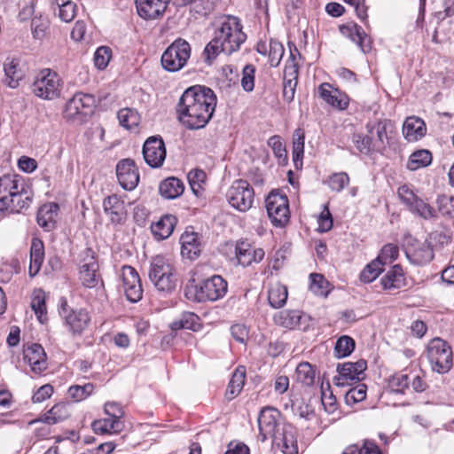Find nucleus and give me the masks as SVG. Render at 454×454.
I'll return each instance as SVG.
<instances>
[{"label":"nucleus","mask_w":454,"mask_h":454,"mask_svg":"<svg viewBox=\"0 0 454 454\" xmlns=\"http://www.w3.org/2000/svg\"><path fill=\"white\" fill-rule=\"evenodd\" d=\"M398 254V247L392 243H388L382 247L380 254L378 255L377 259H379L384 265L387 264V262H391L397 259Z\"/></svg>","instance_id":"59"},{"label":"nucleus","mask_w":454,"mask_h":454,"mask_svg":"<svg viewBox=\"0 0 454 454\" xmlns=\"http://www.w3.org/2000/svg\"><path fill=\"white\" fill-rule=\"evenodd\" d=\"M405 254L409 261L416 265H422L431 262L434 258V250L429 243H419L416 247H407Z\"/></svg>","instance_id":"28"},{"label":"nucleus","mask_w":454,"mask_h":454,"mask_svg":"<svg viewBox=\"0 0 454 454\" xmlns=\"http://www.w3.org/2000/svg\"><path fill=\"white\" fill-rule=\"evenodd\" d=\"M24 360H26L33 372L41 373L46 369V354L40 344H33L24 350Z\"/></svg>","instance_id":"25"},{"label":"nucleus","mask_w":454,"mask_h":454,"mask_svg":"<svg viewBox=\"0 0 454 454\" xmlns=\"http://www.w3.org/2000/svg\"><path fill=\"white\" fill-rule=\"evenodd\" d=\"M255 67L253 65H247L242 71L241 86L245 91L250 92L254 88Z\"/></svg>","instance_id":"58"},{"label":"nucleus","mask_w":454,"mask_h":454,"mask_svg":"<svg viewBox=\"0 0 454 454\" xmlns=\"http://www.w3.org/2000/svg\"><path fill=\"white\" fill-rule=\"evenodd\" d=\"M349 184V176L345 172L333 174L328 180V185L333 192H341Z\"/></svg>","instance_id":"53"},{"label":"nucleus","mask_w":454,"mask_h":454,"mask_svg":"<svg viewBox=\"0 0 454 454\" xmlns=\"http://www.w3.org/2000/svg\"><path fill=\"white\" fill-rule=\"evenodd\" d=\"M383 263L375 259L368 263L360 273V280L364 283H371L375 280L383 270Z\"/></svg>","instance_id":"50"},{"label":"nucleus","mask_w":454,"mask_h":454,"mask_svg":"<svg viewBox=\"0 0 454 454\" xmlns=\"http://www.w3.org/2000/svg\"><path fill=\"white\" fill-rule=\"evenodd\" d=\"M184 191L183 181L177 177L170 176L162 180L159 184V193L166 200H174L180 197Z\"/></svg>","instance_id":"29"},{"label":"nucleus","mask_w":454,"mask_h":454,"mask_svg":"<svg viewBox=\"0 0 454 454\" xmlns=\"http://www.w3.org/2000/svg\"><path fill=\"white\" fill-rule=\"evenodd\" d=\"M69 417L67 405L59 403L52 406L46 413L41 418L33 420L31 423L43 422L48 425H55L59 423Z\"/></svg>","instance_id":"33"},{"label":"nucleus","mask_w":454,"mask_h":454,"mask_svg":"<svg viewBox=\"0 0 454 454\" xmlns=\"http://www.w3.org/2000/svg\"><path fill=\"white\" fill-rule=\"evenodd\" d=\"M239 263L244 267L261 262L265 255L262 248H256L246 240H239L235 247Z\"/></svg>","instance_id":"20"},{"label":"nucleus","mask_w":454,"mask_h":454,"mask_svg":"<svg viewBox=\"0 0 454 454\" xmlns=\"http://www.w3.org/2000/svg\"><path fill=\"white\" fill-rule=\"evenodd\" d=\"M226 199L233 208L246 212L252 207L254 191L247 180L238 179L228 189Z\"/></svg>","instance_id":"10"},{"label":"nucleus","mask_w":454,"mask_h":454,"mask_svg":"<svg viewBox=\"0 0 454 454\" xmlns=\"http://www.w3.org/2000/svg\"><path fill=\"white\" fill-rule=\"evenodd\" d=\"M438 211L444 216L454 218V197L438 196L436 200Z\"/></svg>","instance_id":"57"},{"label":"nucleus","mask_w":454,"mask_h":454,"mask_svg":"<svg viewBox=\"0 0 454 454\" xmlns=\"http://www.w3.org/2000/svg\"><path fill=\"white\" fill-rule=\"evenodd\" d=\"M49 27V22L46 19L34 18L31 21V29L33 36L35 39H43L45 36L46 30Z\"/></svg>","instance_id":"61"},{"label":"nucleus","mask_w":454,"mask_h":454,"mask_svg":"<svg viewBox=\"0 0 454 454\" xmlns=\"http://www.w3.org/2000/svg\"><path fill=\"white\" fill-rule=\"evenodd\" d=\"M390 125L388 120H380L374 123H367L366 129L371 135L376 134V139L373 147L377 151H381L386 148L387 135V126Z\"/></svg>","instance_id":"32"},{"label":"nucleus","mask_w":454,"mask_h":454,"mask_svg":"<svg viewBox=\"0 0 454 454\" xmlns=\"http://www.w3.org/2000/svg\"><path fill=\"white\" fill-rule=\"evenodd\" d=\"M316 371L308 362L300 363L295 370V379L304 386H312L315 381Z\"/></svg>","instance_id":"45"},{"label":"nucleus","mask_w":454,"mask_h":454,"mask_svg":"<svg viewBox=\"0 0 454 454\" xmlns=\"http://www.w3.org/2000/svg\"><path fill=\"white\" fill-rule=\"evenodd\" d=\"M305 135L301 129H296L293 134V161L296 169L302 168Z\"/></svg>","instance_id":"36"},{"label":"nucleus","mask_w":454,"mask_h":454,"mask_svg":"<svg viewBox=\"0 0 454 454\" xmlns=\"http://www.w3.org/2000/svg\"><path fill=\"white\" fill-rule=\"evenodd\" d=\"M91 427L97 434H115L122 430L123 423L120 419L108 416V418L95 420Z\"/></svg>","instance_id":"39"},{"label":"nucleus","mask_w":454,"mask_h":454,"mask_svg":"<svg viewBox=\"0 0 454 454\" xmlns=\"http://www.w3.org/2000/svg\"><path fill=\"white\" fill-rule=\"evenodd\" d=\"M93 390L94 385L92 383H87L83 386H71L68 389V394L74 401L79 402L90 396Z\"/></svg>","instance_id":"52"},{"label":"nucleus","mask_w":454,"mask_h":454,"mask_svg":"<svg viewBox=\"0 0 454 454\" xmlns=\"http://www.w3.org/2000/svg\"><path fill=\"white\" fill-rule=\"evenodd\" d=\"M398 195L411 213L425 220L437 218V211L430 204L419 198L408 186L400 187Z\"/></svg>","instance_id":"13"},{"label":"nucleus","mask_w":454,"mask_h":454,"mask_svg":"<svg viewBox=\"0 0 454 454\" xmlns=\"http://www.w3.org/2000/svg\"><path fill=\"white\" fill-rule=\"evenodd\" d=\"M187 178L194 195L201 197L204 192V184L207 180L205 171L202 169H192L188 173Z\"/></svg>","instance_id":"43"},{"label":"nucleus","mask_w":454,"mask_h":454,"mask_svg":"<svg viewBox=\"0 0 454 454\" xmlns=\"http://www.w3.org/2000/svg\"><path fill=\"white\" fill-rule=\"evenodd\" d=\"M288 291L286 286L275 284L271 286L268 292V301L274 309L282 308L287 300Z\"/></svg>","instance_id":"41"},{"label":"nucleus","mask_w":454,"mask_h":454,"mask_svg":"<svg viewBox=\"0 0 454 454\" xmlns=\"http://www.w3.org/2000/svg\"><path fill=\"white\" fill-rule=\"evenodd\" d=\"M381 285L384 289H398L404 285V278L403 269L396 264L381 278Z\"/></svg>","instance_id":"38"},{"label":"nucleus","mask_w":454,"mask_h":454,"mask_svg":"<svg viewBox=\"0 0 454 454\" xmlns=\"http://www.w3.org/2000/svg\"><path fill=\"white\" fill-rule=\"evenodd\" d=\"M181 254L190 260L198 258L201 252L199 234L194 231H184L180 237Z\"/></svg>","instance_id":"23"},{"label":"nucleus","mask_w":454,"mask_h":454,"mask_svg":"<svg viewBox=\"0 0 454 454\" xmlns=\"http://www.w3.org/2000/svg\"><path fill=\"white\" fill-rule=\"evenodd\" d=\"M301 319L302 313L300 310H282L274 316L275 323L287 329L300 328Z\"/></svg>","instance_id":"34"},{"label":"nucleus","mask_w":454,"mask_h":454,"mask_svg":"<svg viewBox=\"0 0 454 454\" xmlns=\"http://www.w3.org/2000/svg\"><path fill=\"white\" fill-rule=\"evenodd\" d=\"M214 8L213 0H194L192 4V10L200 14L206 16Z\"/></svg>","instance_id":"63"},{"label":"nucleus","mask_w":454,"mask_h":454,"mask_svg":"<svg viewBox=\"0 0 454 454\" xmlns=\"http://www.w3.org/2000/svg\"><path fill=\"white\" fill-rule=\"evenodd\" d=\"M59 209L57 203L43 205L37 212V223L47 231H52L56 226Z\"/></svg>","instance_id":"27"},{"label":"nucleus","mask_w":454,"mask_h":454,"mask_svg":"<svg viewBox=\"0 0 454 454\" xmlns=\"http://www.w3.org/2000/svg\"><path fill=\"white\" fill-rule=\"evenodd\" d=\"M61 79L56 72L43 69L33 83V92L38 98L51 100L61 93Z\"/></svg>","instance_id":"11"},{"label":"nucleus","mask_w":454,"mask_h":454,"mask_svg":"<svg viewBox=\"0 0 454 454\" xmlns=\"http://www.w3.org/2000/svg\"><path fill=\"white\" fill-rule=\"evenodd\" d=\"M191 57V45L183 38L175 40L161 56L162 67L168 72L181 70Z\"/></svg>","instance_id":"8"},{"label":"nucleus","mask_w":454,"mask_h":454,"mask_svg":"<svg viewBox=\"0 0 454 454\" xmlns=\"http://www.w3.org/2000/svg\"><path fill=\"white\" fill-rule=\"evenodd\" d=\"M240 20L233 15H226L217 21L214 36L203 51L204 61L211 65L221 52L227 55L239 51L247 40L242 31Z\"/></svg>","instance_id":"3"},{"label":"nucleus","mask_w":454,"mask_h":454,"mask_svg":"<svg viewBox=\"0 0 454 454\" xmlns=\"http://www.w3.org/2000/svg\"><path fill=\"white\" fill-rule=\"evenodd\" d=\"M340 32L342 35L356 43L363 52H369L372 49L370 36L356 23L349 22L340 26Z\"/></svg>","instance_id":"22"},{"label":"nucleus","mask_w":454,"mask_h":454,"mask_svg":"<svg viewBox=\"0 0 454 454\" xmlns=\"http://www.w3.org/2000/svg\"><path fill=\"white\" fill-rule=\"evenodd\" d=\"M32 192L18 175L0 176V211L20 213L32 202Z\"/></svg>","instance_id":"4"},{"label":"nucleus","mask_w":454,"mask_h":454,"mask_svg":"<svg viewBox=\"0 0 454 454\" xmlns=\"http://www.w3.org/2000/svg\"><path fill=\"white\" fill-rule=\"evenodd\" d=\"M166 155L165 143L160 136L150 137L144 143V160L151 168H157L161 167L166 159Z\"/></svg>","instance_id":"16"},{"label":"nucleus","mask_w":454,"mask_h":454,"mask_svg":"<svg viewBox=\"0 0 454 454\" xmlns=\"http://www.w3.org/2000/svg\"><path fill=\"white\" fill-rule=\"evenodd\" d=\"M265 207L275 226H284L289 221V203L286 194L272 191L265 200Z\"/></svg>","instance_id":"12"},{"label":"nucleus","mask_w":454,"mask_h":454,"mask_svg":"<svg viewBox=\"0 0 454 454\" xmlns=\"http://www.w3.org/2000/svg\"><path fill=\"white\" fill-rule=\"evenodd\" d=\"M356 342L353 338L348 335L340 336L334 346V356L337 358H344L351 355L355 350Z\"/></svg>","instance_id":"47"},{"label":"nucleus","mask_w":454,"mask_h":454,"mask_svg":"<svg viewBox=\"0 0 454 454\" xmlns=\"http://www.w3.org/2000/svg\"><path fill=\"white\" fill-rule=\"evenodd\" d=\"M333 228V218L327 205L324 206V210L318 218V231L326 232Z\"/></svg>","instance_id":"62"},{"label":"nucleus","mask_w":454,"mask_h":454,"mask_svg":"<svg viewBox=\"0 0 454 454\" xmlns=\"http://www.w3.org/2000/svg\"><path fill=\"white\" fill-rule=\"evenodd\" d=\"M284 52L285 49L283 44L277 40L271 39L269 50V59L271 67H278L279 65Z\"/></svg>","instance_id":"56"},{"label":"nucleus","mask_w":454,"mask_h":454,"mask_svg":"<svg viewBox=\"0 0 454 454\" xmlns=\"http://www.w3.org/2000/svg\"><path fill=\"white\" fill-rule=\"evenodd\" d=\"M112 57V50L107 46H100L97 49L94 54L95 66L100 69H105Z\"/></svg>","instance_id":"54"},{"label":"nucleus","mask_w":454,"mask_h":454,"mask_svg":"<svg viewBox=\"0 0 454 454\" xmlns=\"http://www.w3.org/2000/svg\"><path fill=\"white\" fill-rule=\"evenodd\" d=\"M409 375L402 372H396L389 376L387 379V388L391 392L404 394L405 390L409 387Z\"/></svg>","instance_id":"46"},{"label":"nucleus","mask_w":454,"mask_h":454,"mask_svg":"<svg viewBox=\"0 0 454 454\" xmlns=\"http://www.w3.org/2000/svg\"><path fill=\"white\" fill-rule=\"evenodd\" d=\"M352 142L361 153L368 155L372 151V139L370 136L358 133L354 134L352 136Z\"/></svg>","instance_id":"55"},{"label":"nucleus","mask_w":454,"mask_h":454,"mask_svg":"<svg viewBox=\"0 0 454 454\" xmlns=\"http://www.w3.org/2000/svg\"><path fill=\"white\" fill-rule=\"evenodd\" d=\"M44 259V247L43 243L40 239H33L31 249H30V266L29 275L31 277L35 276L43 262Z\"/></svg>","instance_id":"35"},{"label":"nucleus","mask_w":454,"mask_h":454,"mask_svg":"<svg viewBox=\"0 0 454 454\" xmlns=\"http://www.w3.org/2000/svg\"><path fill=\"white\" fill-rule=\"evenodd\" d=\"M216 103V95L210 88L201 85L189 87L176 105L177 120L189 130L202 129L212 119Z\"/></svg>","instance_id":"1"},{"label":"nucleus","mask_w":454,"mask_h":454,"mask_svg":"<svg viewBox=\"0 0 454 454\" xmlns=\"http://www.w3.org/2000/svg\"><path fill=\"white\" fill-rule=\"evenodd\" d=\"M427 357L434 372H448L452 367L450 346L440 338L433 339L427 346Z\"/></svg>","instance_id":"9"},{"label":"nucleus","mask_w":454,"mask_h":454,"mask_svg":"<svg viewBox=\"0 0 454 454\" xmlns=\"http://www.w3.org/2000/svg\"><path fill=\"white\" fill-rule=\"evenodd\" d=\"M124 294L127 300L137 302L143 297V288L137 271L129 265L121 268Z\"/></svg>","instance_id":"18"},{"label":"nucleus","mask_w":454,"mask_h":454,"mask_svg":"<svg viewBox=\"0 0 454 454\" xmlns=\"http://www.w3.org/2000/svg\"><path fill=\"white\" fill-rule=\"evenodd\" d=\"M367 363L360 359L355 363L347 362L337 365L338 375L333 377V383L338 387H344L361 381L364 378Z\"/></svg>","instance_id":"14"},{"label":"nucleus","mask_w":454,"mask_h":454,"mask_svg":"<svg viewBox=\"0 0 454 454\" xmlns=\"http://www.w3.org/2000/svg\"><path fill=\"white\" fill-rule=\"evenodd\" d=\"M59 314L73 334H82L90 322V317L86 309H74L67 305L66 301L61 303Z\"/></svg>","instance_id":"15"},{"label":"nucleus","mask_w":454,"mask_h":454,"mask_svg":"<svg viewBox=\"0 0 454 454\" xmlns=\"http://www.w3.org/2000/svg\"><path fill=\"white\" fill-rule=\"evenodd\" d=\"M326 103L338 110L343 111L348 108L349 98L346 94L341 93L339 90H334L333 94Z\"/></svg>","instance_id":"60"},{"label":"nucleus","mask_w":454,"mask_h":454,"mask_svg":"<svg viewBox=\"0 0 454 454\" xmlns=\"http://www.w3.org/2000/svg\"><path fill=\"white\" fill-rule=\"evenodd\" d=\"M269 146L271 147L274 155L279 160V162L287 163V152L281 142L279 136H272L268 140Z\"/></svg>","instance_id":"51"},{"label":"nucleus","mask_w":454,"mask_h":454,"mask_svg":"<svg viewBox=\"0 0 454 454\" xmlns=\"http://www.w3.org/2000/svg\"><path fill=\"white\" fill-rule=\"evenodd\" d=\"M170 0H136L138 15L146 20L160 19Z\"/></svg>","instance_id":"21"},{"label":"nucleus","mask_w":454,"mask_h":454,"mask_svg":"<svg viewBox=\"0 0 454 454\" xmlns=\"http://www.w3.org/2000/svg\"><path fill=\"white\" fill-rule=\"evenodd\" d=\"M227 291L226 280L219 275H214L198 284L192 280V283L186 285L184 296L189 301L196 302L216 301L223 298Z\"/></svg>","instance_id":"5"},{"label":"nucleus","mask_w":454,"mask_h":454,"mask_svg":"<svg viewBox=\"0 0 454 454\" xmlns=\"http://www.w3.org/2000/svg\"><path fill=\"white\" fill-rule=\"evenodd\" d=\"M94 254V251L90 247L85 248L81 253L83 263L81 266L80 279L82 285L88 288H93L98 283V276L97 275L98 264Z\"/></svg>","instance_id":"19"},{"label":"nucleus","mask_w":454,"mask_h":454,"mask_svg":"<svg viewBox=\"0 0 454 454\" xmlns=\"http://www.w3.org/2000/svg\"><path fill=\"white\" fill-rule=\"evenodd\" d=\"M31 309L41 324H44L47 321L45 294L43 290L38 289L34 292L31 301Z\"/></svg>","instance_id":"42"},{"label":"nucleus","mask_w":454,"mask_h":454,"mask_svg":"<svg viewBox=\"0 0 454 454\" xmlns=\"http://www.w3.org/2000/svg\"><path fill=\"white\" fill-rule=\"evenodd\" d=\"M105 213L110 217L113 223L121 224L126 219L124 202L117 195L106 198L103 201Z\"/></svg>","instance_id":"24"},{"label":"nucleus","mask_w":454,"mask_h":454,"mask_svg":"<svg viewBox=\"0 0 454 454\" xmlns=\"http://www.w3.org/2000/svg\"><path fill=\"white\" fill-rule=\"evenodd\" d=\"M176 223L177 219L175 215H165L158 222L152 224V233L158 240L166 239L172 234Z\"/></svg>","instance_id":"30"},{"label":"nucleus","mask_w":454,"mask_h":454,"mask_svg":"<svg viewBox=\"0 0 454 454\" xmlns=\"http://www.w3.org/2000/svg\"><path fill=\"white\" fill-rule=\"evenodd\" d=\"M309 290L318 296H327L329 294V282L319 273H311L309 275Z\"/></svg>","instance_id":"48"},{"label":"nucleus","mask_w":454,"mask_h":454,"mask_svg":"<svg viewBox=\"0 0 454 454\" xmlns=\"http://www.w3.org/2000/svg\"><path fill=\"white\" fill-rule=\"evenodd\" d=\"M95 106L93 95L78 92L67 102L63 115L67 121L82 124L93 114Z\"/></svg>","instance_id":"7"},{"label":"nucleus","mask_w":454,"mask_h":454,"mask_svg":"<svg viewBox=\"0 0 454 454\" xmlns=\"http://www.w3.org/2000/svg\"><path fill=\"white\" fill-rule=\"evenodd\" d=\"M366 397V386L359 384L358 386L351 388L346 395L347 401L352 400L354 403L362 402Z\"/></svg>","instance_id":"64"},{"label":"nucleus","mask_w":454,"mask_h":454,"mask_svg":"<svg viewBox=\"0 0 454 454\" xmlns=\"http://www.w3.org/2000/svg\"><path fill=\"white\" fill-rule=\"evenodd\" d=\"M148 277L156 290L164 294L173 293L176 287V271L169 259L156 255L153 257L148 270Z\"/></svg>","instance_id":"6"},{"label":"nucleus","mask_w":454,"mask_h":454,"mask_svg":"<svg viewBox=\"0 0 454 454\" xmlns=\"http://www.w3.org/2000/svg\"><path fill=\"white\" fill-rule=\"evenodd\" d=\"M424 121L417 116L407 117L403 125V135L409 142L418 141L426 135Z\"/></svg>","instance_id":"26"},{"label":"nucleus","mask_w":454,"mask_h":454,"mask_svg":"<svg viewBox=\"0 0 454 454\" xmlns=\"http://www.w3.org/2000/svg\"><path fill=\"white\" fill-rule=\"evenodd\" d=\"M169 327L172 331L188 329L198 332L202 328V324L198 315L193 312L184 311L177 319L169 325Z\"/></svg>","instance_id":"31"},{"label":"nucleus","mask_w":454,"mask_h":454,"mask_svg":"<svg viewBox=\"0 0 454 454\" xmlns=\"http://www.w3.org/2000/svg\"><path fill=\"white\" fill-rule=\"evenodd\" d=\"M246 378V370L244 367H238L232 374V377L226 389V397L229 400L234 399L241 392Z\"/></svg>","instance_id":"40"},{"label":"nucleus","mask_w":454,"mask_h":454,"mask_svg":"<svg viewBox=\"0 0 454 454\" xmlns=\"http://www.w3.org/2000/svg\"><path fill=\"white\" fill-rule=\"evenodd\" d=\"M432 162V154L428 150H419L411 153L407 162V168L411 170H417L425 168Z\"/></svg>","instance_id":"44"},{"label":"nucleus","mask_w":454,"mask_h":454,"mask_svg":"<svg viewBox=\"0 0 454 454\" xmlns=\"http://www.w3.org/2000/svg\"><path fill=\"white\" fill-rule=\"evenodd\" d=\"M116 176L120 185L126 191L134 190L139 183L138 168L131 159H123L117 163Z\"/></svg>","instance_id":"17"},{"label":"nucleus","mask_w":454,"mask_h":454,"mask_svg":"<svg viewBox=\"0 0 454 454\" xmlns=\"http://www.w3.org/2000/svg\"><path fill=\"white\" fill-rule=\"evenodd\" d=\"M281 412L270 406L263 407L258 416L259 437L265 442L272 439V445L284 454H298L297 431L289 423H281Z\"/></svg>","instance_id":"2"},{"label":"nucleus","mask_w":454,"mask_h":454,"mask_svg":"<svg viewBox=\"0 0 454 454\" xmlns=\"http://www.w3.org/2000/svg\"><path fill=\"white\" fill-rule=\"evenodd\" d=\"M117 115L120 124L127 129L137 127L140 121L138 113L131 108L121 109Z\"/></svg>","instance_id":"49"},{"label":"nucleus","mask_w":454,"mask_h":454,"mask_svg":"<svg viewBox=\"0 0 454 454\" xmlns=\"http://www.w3.org/2000/svg\"><path fill=\"white\" fill-rule=\"evenodd\" d=\"M4 71L8 86L11 88L18 87L19 82L23 77V73L20 67L19 60L15 59H7L4 64Z\"/></svg>","instance_id":"37"}]
</instances>
